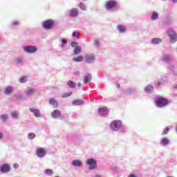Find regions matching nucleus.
I'll use <instances>...</instances> for the list:
<instances>
[{
  "mask_svg": "<svg viewBox=\"0 0 177 177\" xmlns=\"http://www.w3.org/2000/svg\"><path fill=\"white\" fill-rule=\"evenodd\" d=\"M152 44H155V45H158V44H160L161 42V39L160 38H154L152 39Z\"/></svg>",
  "mask_w": 177,
  "mask_h": 177,
  "instance_id": "obj_27",
  "label": "nucleus"
},
{
  "mask_svg": "<svg viewBox=\"0 0 177 177\" xmlns=\"http://www.w3.org/2000/svg\"><path fill=\"white\" fill-rule=\"evenodd\" d=\"M72 35H73V37H76V38H80V33H78V32H73L72 33Z\"/></svg>",
  "mask_w": 177,
  "mask_h": 177,
  "instance_id": "obj_37",
  "label": "nucleus"
},
{
  "mask_svg": "<svg viewBox=\"0 0 177 177\" xmlns=\"http://www.w3.org/2000/svg\"><path fill=\"white\" fill-rule=\"evenodd\" d=\"M24 50L27 52V53H34L37 52V48L34 46H27L24 48Z\"/></svg>",
  "mask_w": 177,
  "mask_h": 177,
  "instance_id": "obj_7",
  "label": "nucleus"
},
{
  "mask_svg": "<svg viewBox=\"0 0 177 177\" xmlns=\"http://www.w3.org/2000/svg\"><path fill=\"white\" fill-rule=\"evenodd\" d=\"M51 115L53 117V118H57L58 117H60V111L56 109L51 113Z\"/></svg>",
  "mask_w": 177,
  "mask_h": 177,
  "instance_id": "obj_18",
  "label": "nucleus"
},
{
  "mask_svg": "<svg viewBox=\"0 0 177 177\" xmlns=\"http://www.w3.org/2000/svg\"><path fill=\"white\" fill-rule=\"evenodd\" d=\"M67 85H68V86H69V88H75V86H77V84H75V82H74L71 80H69L67 82Z\"/></svg>",
  "mask_w": 177,
  "mask_h": 177,
  "instance_id": "obj_25",
  "label": "nucleus"
},
{
  "mask_svg": "<svg viewBox=\"0 0 177 177\" xmlns=\"http://www.w3.org/2000/svg\"><path fill=\"white\" fill-rule=\"evenodd\" d=\"M169 131V128H168V127H166L164 130H163V131H162V135H167L168 134V132Z\"/></svg>",
  "mask_w": 177,
  "mask_h": 177,
  "instance_id": "obj_35",
  "label": "nucleus"
},
{
  "mask_svg": "<svg viewBox=\"0 0 177 177\" xmlns=\"http://www.w3.org/2000/svg\"><path fill=\"white\" fill-rule=\"evenodd\" d=\"M115 6H117V1L115 0H110L105 3V8L107 10L114 8Z\"/></svg>",
  "mask_w": 177,
  "mask_h": 177,
  "instance_id": "obj_5",
  "label": "nucleus"
},
{
  "mask_svg": "<svg viewBox=\"0 0 177 177\" xmlns=\"http://www.w3.org/2000/svg\"><path fill=\"white\" fill-rule=\"evenodd\" d=\"M36 136H37L35 135V133H30V134H28V139L32 140V139H35Z\"/></svg>",
  "mask_w": 177,
  "mask_h": 177,
  "instance_id": "obj_29",
  "label": "nucleus"
},
{
  "mask_svg": "<svg viewBox=\"0 0 177 177\" xmlns=\"http://www.w3.org/2000/svg\"><path fill=\"white\" fill-rule=\"evenodd\" d=\"M158 19V14L156 12H153L151 20H157Z\"/></svg>",
  "mask_w": 177,
  "mask_h": 177,
  "instance_id": "obj_28",
  "label": "nucleus"
},
{
  "mask_svg": "<svg viewBox=\"0 0 177 177\" xmlns=\"http://www.w3.org/2000/svg\"><path fill=\"white\" fill-rule=\"evenodd\" d=\"M117 88H121V86L120 84H117Z\"/></svg>",
  "mask_w": 177,
  "mask_h": 177,
  "instance_id": "obj_47",
  "label": "nucleus"
},
{
  "mask_svg": "<svg viewBox=\"0 0 177 177\" xmlns=\"http://www.w3.org/2000/svg\"><path fill=\"white\" fill-rule=\"evenodd\" d=\"M26 81H27V77L26 76H23L22 77H21L20 82H21V84H24Z\"/></svg>",
  "mask_w": 177,
  "mask_h": 177,
  "instance_id": "obj_36",
  "label": "nucleus"
},
{
  "mask_svg": "<svg viewBox=\"0 0 177 177\" xmlns=\"http://www.w3.org/2000/svg\"><path fill=\"white\" fill-rule=\"evenodd\" d=\"M0 118L2 121H6L9 118V116L8 115H2Z\"/></svg>",
  "mask_w": 177,
  "mask_h": 177,
  "instance_id": "obj_32",
  "label": "nucleus"
},
{
  "mask_svg": "<svg viewBox=\"0 0 177 177\" xmlns=\"http://www.w3.org/2000/svg\"><path fill=\"white\" fill-rule=\"evenodd\" d=\"M168 104V100L165 98H158L156 100V105L158 107H164Z\"/></svg>",
  "mask_w": 177,
  "mask_h": 177,
  "instance_id": "obj_6",
  "label": "nucleus"
},
{
  "mask_svg": "<svg viewBox=\"0 0 177 177\" xmlns=\"http://www.w3.org/2000/svg\"><path fill=\"white\" fill-rule=\"evenodd\" d=\"M95 45H99V41L95 40Z\"/></svg>",
  "mask_w": 177,
  "mask_h": 177,
  "instance_id": "obj_44",
  "label": "nucleus"
},
{
  "mask_svg": "<svg viewBox=\"0 0 177 177\" xmlns=\"http://www.w3.org/2000/svg\"><path fill=\"white\" fill-rule=\"evenodd\" d=\"M161 145L163 146H167L169 143V140L167 138H163L160 141Z\"/></svg>",
  "mask_w": 177,
  "mask_h": 177,
  "instance_id": "obj_23",
  "label": "nucleus"
},
{
  "mask_svg": "<svg viewBox=\"0 0 177 177\" xmlns=\"http://www.w3.org/2000/svg\"><path fill=\"white\" fill-rule=\"evenodd\" d=\"M12 24V26H19V22L17 21H13Z\"/></svg>",
  "mask_w": 177,
  "mask_h": 177,
  "instance_id": "obj_40",
  "label": "nucleus"
},
{
  "mask_svg": "<svg viewBox=\"0 0 177 177\" xmlns=\"http://www.w3.org/2000/svg\"><path fill=\"white\" fill-rule=\"evenodd\" d=\"M167 35L170 38L171 44H174L177 41V34L172 29L167 30Z\"/></svg>",
  "mask_w": 177,
  "mask_h": 177,
  "instance_id": "obj_3",
  "label": "nucleus"
},
{
  "mask_svg": "<svg viewBox=\"0 0 177 177\" xmlns=\"http://www.w3.org/2000/svg\"><path fill=\"white\" fill-rule=\"evenodd\" d=\"M42 26L46 30H50L55 26V21L52 19L45 20L43 21Z\"/></svg>",
  "mask_w": 177,
  "mask_h": 177,
  "instance_id": "obj_2",
  "label": "nucleus"
},
{
  "mask_svg": "<svg viewBox=\"0 0 177 177\" xmlns=\"http://www.w3.org/2000/svg\"><path fill=\"white\" fill-rule=\"evenodd\" d=\"M62 44L64 45H66V44H67V41L66 40H62Z\"/></svg>",
  "mask_w": 177,
  "mask_h": 177,
  "instance_id": "obj_42",
  "label": "nucleus"
},
{
  "mask_svg": "<svg viewBox=\"0 0 177 177\" xmlns=\"http://www.w3.org/2000/svg\"><path fill=\"white\" fill-rule=\"evenodd\" d=\"M0 171L2 174H8V172H10V165L8 164L2 165L0 167Z\"/></svg>",
  "mask_w": 177,
  "mask_h": 177,
  "instance_id": "obj_8",
  "label": "nucleus"
},
{
  "mask_svg": "<svg viewBox=\"0 0 177 177\" xmlns=\"http://www.w3.org/2000/svg\"><path fill=\"white\" fill-rule=\"evenodd\" d=\"M98 112L100 115H106L109 114V109L106 106L99 108Z\"/></svg>",
  "mask_w": 177,
  "mask_h": 177,
  "instance_id": "obj_10",
  "label": "nucleus"
},
{
  "mask_svg": "<svg viewBox=\"0 0 177 177\" xmlns=\"http://www.w3.org/2000/svg\"><path fill=\"white\" fill-rule=\"evenodd\" d=\"M129 177H136V175L135 174H130Z\"/></svg>",
  "mask_w": 177,
  "mask_h": 177,
  "instance_id": "obj_43",
  "label": "nucleus"
},
{
  "mask_svg": "<svg viewBox=\"0 0 177 177\" xmlns=\"http://www.w3.org/2000/svg\"><path fill=\"white\" fill-rule=\"evenodd\" d=\"M14 168H15V169H17V168H19V164H14L13 165Z\"/></svg>",
  "mask_w": 177,
  "mask_h": 177,
  "instance_id": "obj_41",
  "label": "nucleus"
},
{
  "mask_svg": "<svg viewBox=\"0 0 177 177\" xmlns=\"http://www.w3.org/2000/svg\"><path fill=\"white\" fill-rule=\"evenodd\" d=\"M34 93H35L34 88H29L26 90V95H28V96H31V95H34Z\"/></svg>",
  "mask_w": 177,
  "mask_h": 177,
  "instance_id": "obj_21",
  "label": "nucleus"
},
{
  "mask_svg": "<svg viewBox=\"0 0 177 177\" xmlns=\"http://www.w3.org/2000/svg\"><path fill=\"white\" fill-rule=\"evenodd\" d=\"M30 111L31 113H34L35 117H41V113L39 112V110L35 109H30Z\"/></svg>",
  "mask_w": 177,
  "mask_h": 177,
  "instance_id": "obj_17",
  "label": "nucleus"
},
{
  "mask_svg": "<svg viewBox=\"0 0 177 177\" xmlns=\"http://www.w3.org/2000/svg\"><path fill=\"white\" fill-rule=\"evenodd\" d=\"M72 104L74 106H81V104H84V101L81 100H75L73 101Z\"/></svg>",
  "mask_w": 177,
  "mask_h": 177,
  "instance_id": "obj_20",
  "label": "nucleus"
},
{
  "mask_svg": "<svg viewBox=\"0 0 177 177\" xmlns=\"http://www.w3.org/2000/svg\"><path fill=\"white\" fill-rule=\"evenodd\" d=\"M118 30L120 32H125V31H127V28L122 25H118Z\"/></svg>",
  "mask_w": 177,
  "mask_h": 177,
  "instance_id": "obj_24",
  "label": "nucleus"
},
{
  "mask_svg": "<svg viewBox=\"0 0 177 177\" xmlns=\"http://www.w3.org/2000/svg\"><path fill=\"white\" fill-rule=\"evenodd\" d=\"M36 154L37 157H39V158H42L46 155V151L44 148H39L37 150Z\"/></svg>",
  "mask_w": 177,
  "mask_h": 177,
  "instance_id": "obj_9",
  "label": "nucleus"
},
{
  "mask_svg": "<svg viewBox=\"0 0 177 177\" xmlns=\"http://www.w3.org/2000/svg\"><path fill=\"white\" fill-rule=\"evenodd\" d=\"M13 91H15V89L12 86H8L5 88L3 93H5V95H10V93H13Z\"/></svg>",
  "mask_w": 177,
  "mask_h": 177,
  "instance_id": "obj_12",
  "label": "nucleus"
},
{
  "mask_svg": "<svg viewBox=\"0 0 177 177\" xmlns=\"http://www.w3.org/2000/svg\"><path fill=\"white\" fill-rule=\"evenodd\" d=\"M81 50H82V48H81V46H76L73 50V53L74 55H78L79 53H81Z\"/></svg>",
  "mask_w": 177,
  "mask_h": 177,
  "instance_id": "obj_22",
  "label": "nucleus"
},
{
  "mask_svg": "<svg viewBox=\"0 0 177 177\" xmlns=\"http://www.w3.org/2000/svg\"><path fill=\"white\" fill-rule=\"evenodd\" d=\"M70 16L71 17H77L78 16V10L77 8L71 10Z\"/></svg>",
  "mask_w": 177,
  "mask_h": 177,
  "instance_id": "obj_13",
  "label": "nucleus"
},
{
  "mask_svg": "<svg viewBox=\"0 0 177 177\" xmlns=\"http://www.w3.org/2000/svg\"><path fill=\"white\" fill-rule=\"evenodd\" d=\"M154 91V88L151 85H148L145 87V91L146 93H151Z\"/></svg>",
  "mask_w": 177,
  "mask_h": 177,
  "instance_id": "obj_16",
  "label": "nucleus"
},
{
  "mask_svg": "<svg viewBox=\"0 0 177 177\" xmlns=\"http://www.w3.org/2000/svg\"><path fill=\"white\" fill-rule=\"evenodd\" d=\"M71 95H73V93L68 92V93L63 94L62 95V97H63V98L68 97V96H71Z\"/></svg>",
  "mask_w": 177,
  "mask_h": 177,
  "instance_id": "obj_31",
  "label": "nucleus"
},
{
  "mask_svg": "<svg viewBox=\"0 0 177 177\" xmlns=\"http://www.w3.org/2000/svg\"><path fill=\"white\" fill-rule=\"evenodd\" d=\"M49 103H50V104H51L52 106H53V107H55V109H57V107H59V104H58L57 102L55 99H53V98L50 99Z\"/></svg>",
  "mask_w": 177,
  "mask_h": 177,
  "instance_id": "obj_14",
  "label": "nucleus"
},
{
  "mask_svg": "<svg viewBox=\"0 0 177 177\" xmlns=\"http://www.w3.org/2000/svg\"><path fill=\"white\" fill-rule=\"evenodd\" d=\"M71 46L72 48H76V46H78V43H77L76 41H73L71 43Z\"/></svg>",
  "mask_w": 177,
  "mask_h": 177,
  "instance_id": "obj_38",
  "label": "nucleus"
},
{
  "mask_svg": "<svg viewBox=\"0 0 177 177\" xmlns=\"http://www.w3.org/2000/svg\"><path fill=\"white\" fill-rule=\"evenodd\" d=\"M77 86L80 88V86H81V83H78Z\"/></svg>",
  "mask_w": 177,
  "mask_h": 177,
  "instance_id": "obj_46",
  "label": "nucleus"
},
{
  "mask_svg": "<svg viewBox=\"0 0 177 177\" xmlns=\"http://www.w3.org/2000/svg\"><path fill=\"white\" fill-rule=\"evenodd\" d=\"M0 92H1V90H0Z\"/></svg>",
  "mask_w": 177,
  "mask_h": 177,
  "instance_id": "obj_50",
  "label": "nucleus"
},
{
  "mask_svg": "<svg viewBox=\"0 0 177 177\" xmlns=\"http://www.w3.org/2000/svg\"><path fill=\"white\" fill-rule=\"evenodd\" d=\"M85 60H86V63H93V62H95V55H86Z\"/></svg>",
  "mask_w": 177,
  "mask_h": 177,
  "instance_id": "obj_11",
  "label": "nucleus"
},
{
  "mask_svg": "<svg viewBox=\"0 0 177 177\" xmlns=\"http://www.w3.org/2000/svg\"><path fill=\"white\" fill-rule=\"evenodd\" d=\"M2 138H3V134H2V133H0V139H2Z\"/></svg>",
  "mask_w": 177,
  "mask_h": 177,
  "instance_id": "obj_45",
  "label": "nucleus"
},
{
  "mask_svg": "<svg viewBox=\"0 0 177 177\" xmlns=\"http://www.w3.org/2000/svg\"><path fill=\"white\" fill-rule=\"evenodd\" d=\"M121 127H122V122L118 120L112 121L110 125V128L112 131H118Z\"/></svg>",
  "mask_w": 177,
  "mask_h": 177,
  "instance_id": "obj_1",
  "label": "nucleus"
},
{
  "mask_svg": "<svg viewBox=\"0 0 177 177\" xmlns=\"http://www.w3.org/2000/svg\"><path fill=\"white\" fill-rule=\"evenodd\" d=\"M91 81H92V75L88 74L84 77V84H88Z\"/></svg>",
  "mask_w": 177,
  "mask_h": 177,
  "instance_id": "obj_19",
  "label": "nucleus"
},
{
  "mask_svg": "<svg viewBox=\"0 0 177 177\" xmlns=\"http://www.w3.org/2000/svg\"><path fill=\"white\" fill-rule=\"evenodd\" d=\"M17 63H23V59L21 57L16 58Z\"/></svg>",
  "mask_w": 177,
  "mask_h": 177,
  "instance_id": "obj_39",
  "label": "nucleus"
},
{
  "mask_svg": "<svg viewBox=\"0 0 177 177\" xmlns=\"http://www.w3.org/2000/svg\"><path fill=\"white\" fill-rule=\"evenodd\" d=\"M172 1L175 3L177 2V0H172Z\"/></svg>",
  "mask_w": 177,
  "mask_h": 177,
  "instance_id": "obj_48",
  "label": "nucleus"
},
{
  "mask_svg": "<svg viewBox=\"0 0 177 177\" xmlns=\"http://www.w3.org/2000/svg\"><path fill=\"white\" fill-rule=\"evenodd\" d=\"M82 60H84V57L80 55L77 57H74L73 58V62H82Z\"/></svg>",
  "mask_w": 177,
  "mask_h": 177,
  "instance_id": "obj_26",
  "label": "nucleus"
},
{
  "mask_svg": "<svg viewBox=\"0 0 177 177\" xmlns=\"http://www.w3.org/2000/svg\"><path fill=\"white\" fill-rule=\"evenodd\" d=\"M46 175H53V171H52V169H47L45 171Z\"/></svg>",
  "mask_w": 177,
  "mask_h": 177,
  "instance_id": "obj_33",
  "label": "nucleus"
},
{
  "mask_svg": "<svg viewBox=\"0 0 177 177\" xmlns=\"http://www.w3.org/2000/svg\"><path fill=\"white\" fill-rule=\"evenodd\" d=\"M11 115H12V118H19V114L17 113V111L12 112Z\"/></svg>",
  "mask_w": 177,
  "mask_h": 177,
  "instance_id": "obj_30",
  "label": "nucleus"
},
{
  "mask_svg": "<svg viewBox=\"0 0 177 177\" xmlns=\"http://www.w3.org/2000/svg\"><path fill=\"white\" fill-rule=\"evenodd\" d=\"M80 8L82 9V10H86V6L82 3H80Z\"/></svg>",
  "mask_w": 177,
  "mask_h": 177,
  "instance_id": "obj_34",
  "label": "nucleus"
},
{
  "mask_svg": "<svg viewBox=\"0 0 177 177\" xmlns=\"http://www.w3.org/2000/svg\"><path fill=\"white\" fill-rule=\"evenodd\" d=\"M86 164L88 165H90L89 169H96L97 167V162H96V160L93 158L88 159L86 161Z\"/></svg>",
  "mask_w": 177,
  "mask_h": 177,
  "instance_id": "obj_4",
  "label": "nucleus"
},
{
  "mask_svg": "<svg viewBox=\"0 0 177 177\" xmlns=\"http://www.w3.org/2000/svg\"><path fill=\"white\" fill-rule=\"evenodd\" d=\"M72 165H74V167H82V162L80 160H74L72 162Z\"/></svg>",
  "mask_w": 177,
  "mask_h": 177,
  "instance_id": "obj_15",
  "label": "nucleus"
},
{
  "mask_svg": "<svg viewBox=\"0 0 177 177\" xmlns=\"http://www.w3.org/2000/svg\"><path fill=\"white\" fill-rule=\"evenodd\" d=\"M175 88L177 89V85L175 86Z\"/></svg>",
  "mask_w": 177,
  "mask_h": 177,
  "instance_id": "obj_49",
  "label": "nucleus"
}]
</instances>
